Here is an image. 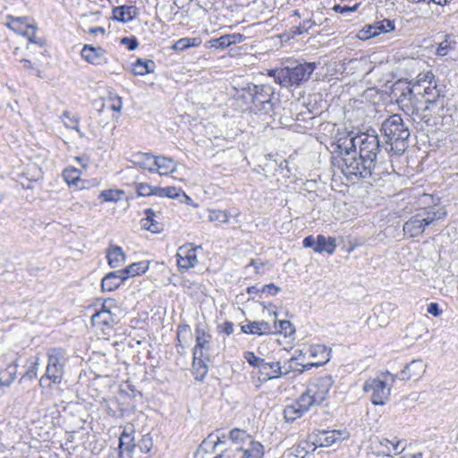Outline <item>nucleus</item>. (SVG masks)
<instances>
[{"mask_svg":"<svg viewBox=\"0 0 458 458\" xmlns=\"http://www.w3.org/2000/svg\"><path fill=\"white\" fill-rule=\"evenodd\" d=\"M349 437L346 430H327L318 434L317 442L319 446H330L337 441L345 439Z\"/></svg>","mask_w":458,"mask_h":458,"instance_id":"nucleus-17","label":"nucleus"},{"mask_svg":"<svg viewBox=\"0 0 458 458\" xmlns=\"http://www.w3.org/2000/svg\"><path fill=\"white\" fill-rule=\"evenodd\" d=\"M326 352V348L324 346H321V345H318V346L310 347V352L311 356H315L317 354V352Z\"/></svg>","mask_w":458,"mask_h":458,"instance_id":"nucleus-62","label":"nucleus"},{"mask_svg":"<svg viewBox=\"0 0 458 458\" xmlns=\"http://www.w3.org/2000/svg\"><path fill=\"white\" fill-rule=\"evenodd\" d=\"M315 25V22L310 20H305L302 21V23L300 26L293 27V35H301L304 32L309 31L313 26Z\"/></svg>","mask_w":458,"mask_h":458,"instance_id":"nucleus-50","label":"nucleus"},{"mask_svg":"<svg viewBox=\"0 0 458 458\" xmlns=\"http://www.w3.org/2000/svg\"><path fill=\"white\" fill-rule=\"evenodd\" d=\"M155 64L152 60H141L138 59L132 64V72L134 75H146L154 71Z\"/></svg>","mask_w":458,"mask_h":458,"instance_id":"nucleus-33","label":"nucleus"},{"mask_svg":"<svg viewBox=\"0 0 458 458\" xmlns=\"http://www.w3.org/2000/svg\"><path fill=\"white\" fill-rule=\"evenodd\" d=\"M148 268V265L146 262L132 263L124 269H121L120 272L125 280L130 277L140 276L144 274Z\"/></svg>","mask_w":458,"mask_h":458,"instance_id":"nucleus-31","label":"nucleus"},{"mask_svg":"<svg viewBox=\"0 0 458 458\" xmlns=\"http://www.w3.org/2000/svg\"><path fill=\"white\" fill-rule=\"evenodd\" d=\"M61 118L65 127L76 130L81 138L85 136L84 132L80 130L78 116L72 115L70 112L66 111L62 114Z\"/></svg>","mask_w":458,"mask_h":458,"instance_id":"nucleus-38","label":"nucleus"},{"mask_svg":"<svg viewBox=\"0 0 458 458\" xmlns=\"http://www.w3.org/2000/svg\"><path fill=\"white\" fill-rule=\"evenodd\" d=\"M180 189L175 187H165V188H157V195L160 197H167L170 199H176L180 196Z\"/></svg>","mask_w":458,"mask_h":458,"instance_id":"nucleus-46","label":"nucleus"},{"mask_svg":"<svg viewBox=\"0 0 458 458\" xmlns=\"http://www.w3.org/2000/svg\"><path fill=\"white\" fill-rule=\"evenodd\" d=\"M134 438L124 429L119 437V457L123 458V454L127 453L129 455L132 453L135 448Z\"/></svg>","mask_w":458,"mask_h":458,"instance_id":"nucleus-25","label":"nucleus"},{"mask_svg":"<svg viewBox=\"0 0 458 458\" xmlns=\"http://www.w3.org/2000/svg\"><path fill=\"white\" fill-rule=\"evenodd\" d=\"M192 244H185L177 250V265L180 269L188 270L198 263L197 250Z\"/></svg>","mask_w":458,"mask_h":458,"instance_id":"nucleus-12","label":"nucleus"},{"mask_svg":"<svg viewBox=\"0 0 458 458\" xmlns=\"http://www.w3.org/2000/svg\"><path fill=\"white\" fill-rule=\"evenodd\" d=\"M271 95L272 91L268 87L254 85L251 94L254 109L265 113L269 111L272 106Z\"/></svg>","mask_w":458,"mask_h":458,"instance_id":"nucleus-11","label":"nucleus"},{"mask_svg":"<svg viewBox=\"0 0 458 458\" xmlns=\"http://www.w3.org/2000/svg\"><path fill=\"white\" fill-rule=\"evenodd\" d=\"M437 82L435 75L432 72H420L416 77V82L411 89L420 88L423 89L425 86L431 85Z\"/></svg>","mask_w":458,"mask_h":458,"instance_id":"nucleus-36","label":"nucleus"},{"mask_svg":"<svg viewBox=\"0 0 458 458\" xmlns=\"http://www.w3.org/2000/svg\"><path fill=\"white\" fill-rule=\"evenodd\" d=\"M336 248L335 239L332 237H325L324 235H318L317 237V245H316V252H327L328 254L334 253Z\"/></svg>","mask_w":458,"mask_h":458,"instance_id":"nucleus-30","label":"nucleus"},{"mask_svg":"<svg viewBox=\"0 0 458 458\" xmlns=\"http://www.w3.org/2000/svg\"><path fill=\"white\" fill-rule=\"evenodd\" d=\"M196 344L193 349V358L201 357L204 350L210 347L211 335L206 332L205 328L198 325L195 328Z\"/></svg>","mask_w":458,"mask_h":458,"instance_id":"nucleus-15","label":"nucleus"},{"mask_svg":"<svg viewBox=\"0 0 458 458\" xmlns=\"http://www.w3.org/2000/svg\"><path fill=\"white\" fill-rule=\"evenodd\" d=\"M112 13L114 20L125 23L137 16L138 10L134 5H121L113 8Z\"/></svg>","mask_w":458,"mask_h":458,"instance_id":"nucleus-19","label":"nucleus"},{"mask_svg":"<svg viewBox=\"0 0 458 458\" xmlns=\"http://www.w3.org/2000/svg\"><path fill=\"white\" fill-rule=\"evenodd\" d=\"M191 335V330L189 325H179L177 328V348L183 349L182 342L186 341L187 338H190ZM178 352H181L180 349H178Z\"/></svg>","mask_w":458,"mask_h":458,"instance_id":"nucleus-39","label":"nucleus"},{"mask_svg":"<svg viewBox=\"0 0 458 458\" xmlns=\"http://www.w3.org/2000/svg\"><path fill=\"white\" fill-rule=\"evenodd\" d=\"M137 193L140 196H150V195H157V188H153L147 183H139L137 186Z\"/></svg>","mask_w":458,"mask_h":458,"instance_id":"nucleus-48","label":"nucleus"},{"mask_svg":"<svg viewBox=\"0 0 458 458\" xmlns=\"http://www.w3.org/2000/svg\"><path fill=\"white\" fill-rule=\"evenodd\" d=\"M316 445L310 442H301L299 445L293 447L292 454L296 458H305L310 452L316 450Z\"/></svg>","mask_w":458,"mask_h":458,"instance_id":"nucleus-35","label":"nucleus"},{"mask_svg":"<svg viewBox=\"0 0 458 458\" xmlns=\"http://www.w3.org/2000/svg\"><path fill=\"white\" fill-rule=\"evenodd\" d=\"M272 327L273 331L275 330L276 332L284 334V335H291L295 331L293 326L288 320L276 321Z\"/></svg>","mask_w":458,"mask_h":458,"instance_id":"nucleus-42","label":"nucleus"},{"mask_svg":"<svg viewBox=\"0 0 458 458\" xmlns=\"http://www.w3.org/2000/svg\"><path fill=\"white\" fill-rule=\"evenodd\" d=\"M123 102L122 98L118 96L112 98L111 109L119 112L122 109Z\"/></svg>","mask_w":458,"mask_h":458,"instance_id":"nucleus-58","label":"nucleus"},{"mask_svg":"<svg viewBox=\"0 0 458 458\" xmlns=\"http://www.w3.org/2000/svg\"><path fill=\"white\" fill-rule=\"evenodd\" d=\"M220 332L225 333L229 335L233 332V324L232 322L226 321L222 325L218 326Z\"/></svg>","mask_w":458,"mask_h":458,"instance_id":"nucleus-55","label":"nucleus"},{"mask_svg":"<svg viewBox=\"0 0 458 458\" xmlns=\"http://www.w3.org/2000/svg\"><path fill=\"white\" fill-rule=\"evenodd\" d=\"M249 266L253 267L255 268V270H256V273L259 274L261 267L264 266V263L259 261V260L251 259L250 264L248 265V267Z\"/></svg>","mask_w":458,"mask_h":458,"instance_id":"nucleus-60","label":"nucleus"},{"mask_svg":"<svg viewBox=\"0 0 458 458\" xmlns=\"http://www.w3.org/2000/svg\"><path fill=\"white\" fill-rule=\"evenodd\" d=\"M280 291V288L274 284H266L262 287V293H267L270 295H276Z\"/></svg>","mask_w":458,"mask_h":458,"instance_id":"nucleus-57","label":"nucleus"},{"mask_svg":"<svg viewBox=\"0 0 458 458\" xmlns=\"http://www.w3.org/2000/svg\"><path fill=\"white\" fill-rule=\"evenodd\" d=\"M38 366V358H37L36 361L32 364V366L27 370L24 377H28L30 379H32L37 377Z\"/></svg>","mask_w":458,"mask_h":458,"instance_id":"nucleus-54","label":"nucleus"},{"mask_svg":"<svg viewBox=\"0 0 458 458\" xmlns=\"http://www.w3.org/2000/svg\"><path fill=\"white\" fill-rule=\"evenodd\" d=\"M329 359L327 357L326 358V360L325 361H321V362H310V363H307V364H301L304 369H310V368L312 367H318L319 365H321L322 363H325Z\"/></svg>","mask_w":458,"mask_h":458,"instance_id":"nucleus-63","label":"nucleus"},{"mask_svg":"<svg viewBox=\"0 0 458 458\" xmlns=\"http://www.w3.org/2000/svg\"><path fill=\"white\" fill-rule=\"evenodd\" d=\"M124 194L121 190H106L99 193V198L105 202H117Z\"/></svg>","mask_w":458,"mask_h":458,"instance_id":"nucleus-40","label":"nucleus"},{"mask_svg":"<svg viewBox=\"0 0 458 458\" xmlns=\"http://www.w3.org/2000/svg\"><path fill=\"white\" fill-rule=\"evenodd\" d=\"M200 44L199 38H182L174 42L172 48L178 51H183L190 47H198Z\"/></svg>","mask_w":458,"mask_h":458,"instance_id":"nucleus-37","label":"nucleus"},{"mask_svg":"<svg viewBox=\"0 0 458 458\" xmlns=\"http://www.w3.org/2000/svg\"><path fill=\"white\" fill-rule=\"evenodd\" d=\"M380 131L386 139V143L390 146L389 151L398 155L404 152L411 133L400 114H394L388 116L382 123Z\"/></svg>","mask_w":458,"mask_h":458,"instance_id":"nucleus-3","label":"nucleus"},{"mask_svg":"<svg viewBox=\"0 0 458 458\" xmlns=\"http://www.w3.org/2000/svg\"><path fill=\"white\" fill-rule=\"evenodd\" d=\"M446 102L442 103V107L438 108L434 106H419L415 105L410 110V116L417 130L431 131L440 130L445 123L448 117V109L445 108Z\"/></svg>","mask_w":458,"mask_h":458,"instance_id":"nucleus-2","label":"nucleus"},{"mask_svg":"<svg viewBox=\"0 0 458 458\" xmlns=\"http://www.w3.org/2000/svg\"><path fill=\"white\" fill-rule=\"evenodd\" d=\"M208 219L211 222L227 224L229 222V214L226 211L211 210L209 211Z\"/></svg>","mask_w":458,"mask_h":458,"instance_id":"nucleus-44","label":"nucleus"},{"mask_svg":"<svg viewBox=\"0 0 458 458\" xmlns=\"http://www.w3.org/2000/svg\"><path fill=\"white\" fill-rule=\"evenodd\" d=\"M98 32L104 33L105 32L104 28H102V27H95V28H91L89 30V33H91V34H97Z\"/></svg>","mask_w":458,"mask_h":458,"instance_id":"nucleus-64","label":"nucleus"},{"mask_svg":"<svg viewBox=\"0 0 458 458\" xmlns=\"http://www.w3.org/2000/svg\"><path fill=\"white\" fill-rule=\"evenodd\" d=\"M135 164L142 169H146L150 173L154 172L156 156L149 153H140L135 156Z\"/></svg>","mask_w":458,"mask_h":458,"instance_id":"nucleus-32","label":"nucleus"},{"mask_svg":"<svg viewBox=\"0 0 458 458\" xmlns=\"http://www.w3.org/2000/svg\"><path fill=\"white\" fill-rule=\"evenodd\" d=\"M250 436L243 429H240L238 428H233L229 432V438L231 439L233 444L239 445L244 442Z\"/></svg>","mask_w":458,"mask_h":458,"instance_id":"nucleus-43","label":"nucleus"},{"mask_svg":"<svg viewBox=\"0 0 458 458\" xmlns=\"http://www.w3.org/2000/svg\"><path fill=\"white\" fill-rule=\"evenodd\" d=\"M334 382L331 375L321 376L310 382L306 391L301 394L304 405H310L312 407L322 403L326 400Z\"/></svg>","mask_w":458,"mask_h":458,"instance_id":"nucleus-6","label":"nucleus"},{"mask_svg":"<svg viewBox=\"0 0 458 458\" xmlns=\"http://www.w3.org/2000/svg\"><path fill=\"white\" fill-rule=\"evenodd\" d=\"M244 358L252 367L258 368L259 369L261 364L264 361V359L259 358L252 352H246L244 354Z\"/></svg>","mask_w":458,"mask_h":458,"instance_id":"nucleus-51","label":"nucleus"},{"mask_svg":"<svg viewBox=\"0 0 458 458\" xmlns=\"http://www.w3.org/2000/svg\"><path fill=\"white\" fill-rule=\"evenodd\" d=\"M145 217L141 219V225L148 231L158 233L161 230L160 224L156 220L157 213L152 208L144 211Z\"/></svg>","mask_w":458,"mask_h":458,"instance_id":"nucleus-26","label":"nucleus"},{"mask_svg":"<svg viewBox=\"0 0 458 458\" xmlns=\"http://www.w3.org/2000/svg\"><path fill=\"white\" fill-rule=\"evenodd\" d=\"M427 311L432 316L437 318L442 314V310L436 302H431L428 305Z\"/></svg>","mask_w":458,"mask_h":458,"instance_id":"nucleus-53","label":"nucleus"},{"mask_svg":"<svg viewBox=\"0 0 458 458\" xmlns=\"http://www.w3.org/2000/svg\"><path fill=\"white\" fill-rule=\"evenodd\" d=\"M242 331L245 334L267 335L273 332L272 326L266 321H253L242 326Z\"/></svg>","mask_w":458,"mask_h":458,"instance_id":"nucleus-23","label":"nucleus"},{"mask_svg":"<svg viewBox=\"0 0 458 458\" xmlns=\"http://www.w3.org/2000/svg\"><path fill=\"white\" fill-rule=\"evenodd\" d=\"M17 361L13 360L0 374V387L9 386L14 381L17 374Z\"/></svg>","mask_w":458,"mask_h":458,"instance_id":"nucleus-27","label":"nucleus"},{"mask_svg":"<svg viewBox=\"0 0 458 458\" xmlns=\"http://www.w3.org/2000/svg\"><path fill=\"white\" fill-rule=\"evenodd\" d=\"M302 244L305 248H312L316 251L317 238L312 235L307 236L304 238Z\"/></svg>","mask_w":458,"mask_h":458,"instance_id":"nucleus-56","label":"nucleus"},{"mask_svg":"<svg viewBox=\"0 0 458 458\" xmlns=\"http://www.w3.org/2000/svg\"><path fill=\"white\" fill-rule=\"evenodd\" d=\"M228 41H230V46L233 44L241 43L243 40V35L240 33L234 34H226Z\"/></svg>","mask_w":458,"mask_h":458,"instance_id":"nucleus-59","label":"nucleus"},{"mask_svg":"<svg viewBox=\"0 0 458 458\" xmlns=\"http://www.w3.org/2000/svg\"><path fill=\"white\" fill-rule=\"evenodd\" d=\"M259 370L264 380L279 378L283 376L282 367L279 361L266 362L264 360Z\"/></svg>","mask_w":458,"mask_h":458,"instance_id":"nucleus-22","label":"nucleus"},{"mask_svg":"<svg viewBox=\"0 0 458 458\" xmlns=\"http://www.w3.org/2000/svg\"><path fill=\"white\" fill-rule=\"evenodd\" d=\"M125 277L123 276L120 270L109 272L101 281V288L103 291L112 292L117 289L123 282Z\"/></svg>","mask_w":458,"mask_h":458,"instance_id":"nucleus-20","label":"nucleus"},{"mask_svg":"<svg viewBox=\"0 0 458 458\" xmlns=\"http://www.w3.org/2000/svg\"><path fill=\"white\" fill-rule=\"evenodd\" d=\"M208 47L216 49H224L230 47V41H228L227 36L224 35L217 38H212L208 41Z\"/></svg>","mask_w":458,"mask_h":458,"instance_id":"nucleus-45","label":"nucleus"},{"mask_svg":"<svg viewBox=\"0 0 458 458\" xmlns=\"http://www.w3.org/2000/svg\"><path fill=\"white\" fill-rule=\"evenodd\" d=\"M138 446L141 453H144V454L149 453L153 447L152 437L148 434L144 435L141 437V439L139 441Z\"/></svg>","mask_w":458,"mask_h":458,"instance_id":"nucleus-47","label":"nucleus"},{"mask_svg":"<svg viewBox=\"0 0 458 458\" xmlns=\"http://www.w3.org/2000/svg\"><path fill=\"white\" fill-rule=\"evenodd\" d=\"M154 172L158 173L160 175H168L174 173L176 169V163L172 159L165 157H156Z\"/></svg>","mask_w":458,"mask_h":458,"instance_id":"nucleus-24","label":"nucleus"},{"mask_svg":"<svg viewBox=\"0 0 458 458\" xmlns=\"http://www.w3.org/2000/svg\"><path fill=\"white\" fill-rule=\"evenodd\" d=\"M424 371V365L422 360H414L411 361L400 372L399 378L401 380H410L414 377H419Z\"/></svg>","mask_w":458,"mask_h":458,"instance_id":"nucleus-21","label":"nucleus"},{"mask_svg":"<svg viewBox=\"0 0 458 458\" xmlns=\"http://www.w3.org/2000/svg\"><path fill=\"white\" fill-rule=\"evenodd\" d=\"M108 264L112 267H118L125 262V254L121 247H112L106 255Z\"/></svg>","mask_w":458,"mask_h":458,"instance_id":"nucleus-29","label":"nucleus"},{"mask_svg":"<svg viewBox=\"0 0 458 458\" xmlns=\"http://www.w3.org/2000/svg\"><path fill=\"white\" fill-rule=\"evenodd\" d=\"M454 45L455 42L450 40V36L445 35V39L438 44L435 54L438 56H445L454 47Z\"/></svg>","mask_w":458,"mask_h":458,"instance_id":"nucleus-41","label":"nucleus"},{"mask_svg":"<svg viewBox=\"0 0 458 458\" xmlns=\"http://www.w3.org/2000/svg\"><path fill=\"white\" fill-rule=\"evenodd\" d=\"M310 408V405H304L302 395H301L295 403L287 405L284 408V417L286 421H293L301 418L304 412L308 411Z\"/></svg>","mask_w":458,"mask_h":458,"instance_id":"nucleus-18","label":"nucleus"},{"mask_svg":"<svg viewBox=\"0 0 458 458\" xmlns=\"http://www.w3.org/2000/svg\"><path fill=\"white\" fill-rule=\"evenodd\" d=\"M235 451H242V458H263L264 455V446L257 441H250L247 449L236 447Z\"/></svg>","mask_w":458,"mask_h":458,"instance_id":"nucleus-28","label":"nucleus"},{"mask_svg":"<svg viewBox=\"0 0 458 458\" xmlns=\"http://www.w3.org/2000/svg\"><path fill=\"white\" fill-rule=\"evenodd\" d=\"M358 7H359V4H354L353 6L335 4L333 7V10L335 13H344L346 12H355V11H357Z\"/></svg>","mask_w":458,"mask_h":458,"instance_id":"nucleus-52","label":"nucleus"},{"mask_svg":"<svg viewBox=\"0 0 458 458\" xmlns=\"http://www.w3.org/2000/svg\"><path fill=\"white\" fill-rule=\"evenodd\" d=\"M316 69L315 63L296 64L271 70L268 74L282 87H298L310 78Z\"/></svg>","mask_w":458,"mask_h":458,"instance_id":"nucleus-4","label":"nucleus"},{"mask_svg":"<svg viewBox=\"0 0 458 458\" xmlns=\"http://www.w3.org/2000/svg\"><path fill=\"white\" fill-rule=\"evenodd\" d=\"M335 148L343 156L342 172L349 179L370 176L381 149L378 136L375 131L355 137L340 138L335 143Z\"/></svg>","mask_w":458,"mask_h":458,"instance_id":"nucleus-1","label":"nucleus"},{"mask_svg":"<svg viewBox=\"0 0 458 458\" xmlns=\"http://www.w3.org/2000/svg\"><path fill=\"white\" fill-rule=\"evenodd\" d=\"M125 42H129L128 48L130 50H133V49H135L138 47V42H137L136 39L130 40L129 38H124L122 39V43L124 44Z\"/></svg>","mask_w":458,"mask_h":458,"instance_id":"nucleus-61","label":"nucleus"},{"mask_svg":"<svg viewBox=\"0 0 458 458\" xmlns=\"http://www.w3.org/2000/svg\"><path fill=\"white\" fill-rule=\"evenodd\" d=\"M225 444L218 436L209 434L199 445L194 458H231L233 450L230 448L221 449L219 453L216 451Z\"/></svg>","mask_w":458,"mask_h":458,"instance_id":"nucleus-9","label":"nucleus"},{"mask_svg":"<svg viewBox=\"0 0 458 458\" xmlns=\"http://www.w3.org/2000/svg\"><path fill=\"white\" fill-rule=\"evenodd\" d=\"M64 357L61 350L54 349L48 353V363L45 375L40 378V385L46 379L54 384L61 383L64 375Z\"/></svg>","mask_w":458,"mask_h":458,"instance_id":"nucleus-10","label":"nucleus"},{"mask_svg":"<svg viewBox=\"0 0 458 458\" xmlns=\"http://www.w3.org/2000/svg\"><path fill=\"white\" fill-rule=\"evenodd\" d=\"M446 216V212L443 210H435L431 208L429 210H424L415 216H412L403 225V232L409 234L411 237H417L420 235L426 226L434 224L435 221L440 220Z\"/></svg>","mask_w":458,"mask_h":458,"instance_id":"nucleus-7","label":"nucleus"},{"mask_svg":"<svg viewBox=\"0 0 458 458\" xmlns=\"http://www.w3.org/2000/svg\"><path fill=\"white\" fill-rule=\"evenodd\" d=\"M63 178L67 184L72 187H78V182L81 178V171L75 167H67L63 171Z\"/></svg>","mask_w":458,"mask_h":458,"instance_id":"nucleus-34","label":"nucleus"},{"mask_svg":"<svg viewBox=\"0 0 458 458\" xmlns=\"http://www.w3.org/2000/svg\"><path fill=\"white\" fill-rule=\"evenodd\" d=\"M380 445L386 447L387 449V454L390 455L391 453H394V454H399L401 451L399 450V441H391L387 438H384L380 440Z\"/></svg>","mask_w":458,"mask_h":458,"instance_id":"nucleus-49","label":"nucleus"},{"mask_svg":"<svg viewBox=\"0 0 458 458\" xmlns=\"http://www.w3.org/2000/svg\"><path fill=\"white\" fill-rule=\"evenodd\" d=\"M395 378V375L386 371L377 377L367 379L363 385V391L369 394L373 404L384 405L389 399Z\"/></svg>","mask_w":458,"mask_h":458,"instance_id":"nucleus-5","label":"nucleus"},{"mask_svg":"<svg viewBox=\"0 0 458 458\" xmlns=\"http://www.w3.org/2000/svg\"><path fill=\"white\" fill-rule=\"evenodd\" d=\"M106 302L107 301H105L100 310L91 316L92 325L102 330H104L105 327H111L114 323V315L106 307Z\"/></svg>","mask_w":458,"mask_h":458,"instance_id":"nucleus-16","label":"nucleus"},{"mask_svg":"<svg viewBox=\"0 0 458 458\" xmlns=\"http://www.w3.org/2000/svg\"><path fill=\"white\" fill-rule=\"evenodd\" d=\"M81 55L86 62L93 65H101L107 63L106 52L102 47L85 45Z\"/></svg>","mask_w":458,"mask_h":458,"instance_id":"nucleus-14","label":"nucleus"},{"mask_svg":"<svg viewBox=\"0 0 458 458\" xmlns=\"http://www.w3.org/2000/svg\"><path fill=\"white\" fill-rule=\"evenodd\" d=\"M409 100L411 101V110L415 105L421 106L418 99V96H420L424 100L425 106H434L437 109L442 107V103L446 102L445 97L442 90L438 88L437 83L425 86L423 89L414 88L408 89Z\"/></svg>","mask_w":458,"mask_h":458,"instance_id":"nucleus-8","label":"nucleus"},{"mask_svg":"<svg viewBox=\"0 0 458 458\" xmlns=\"http://www.w3.org/2000/svg\"><path fill=\"white\" fill-rule=\"evenodd\" d=\"M394 30V24L390 20H383L375 22L374 24L368 25L360 30L358 33V38L360 39H368L376 37L381 33L390 32Z\"/></svg>","mask_w":458,"mask_h":458,"instance_id":"nucleus-13","label":"nucleus"}]
</instances>
